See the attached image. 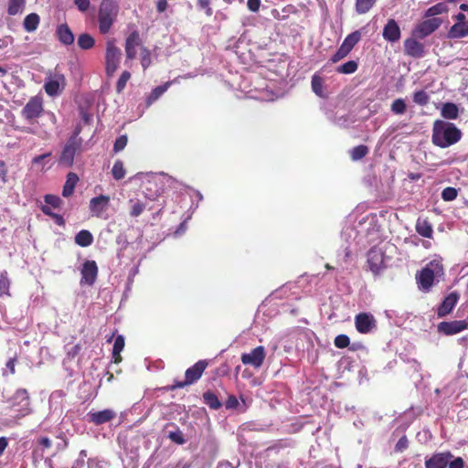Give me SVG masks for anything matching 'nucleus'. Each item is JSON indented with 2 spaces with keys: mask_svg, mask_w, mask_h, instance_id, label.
I'll list each match as a JSON object with an SVG mask.
<instances>
[{
  "mask_svg": "<svg viewBox=\"0 0 468 468\" xmlns=\"http://www.w3.org/2000/svg\"><path fill=\"white\" fill-rule=\"evenodd\" d=\"M462 138V132L452 122L436 120L432 126L431 141L434 145L447 148L458 143Z\"/></svg>",
  "mask_w": 468,
  "mask_h": 468,
  "instance_id": "nucleus-1",
  "label": "nucleus"
},
{
  "mask_svg": "<svg viewBox=\"0 0 468 468\" xmlns=\"http://www.w3.org/2000/svg\"><path fill=\"white\" fill-rule=\"evenodd\" d=\"M444 271L441 259H434L431 261L420 272L417 277L419 287L423 291H429L433 285L434 281L439 280L443 276Z\"/></svg>",
  "mask_w": 468,
  "mask_h": 468,
  "instance_id": "nucleus-2",
  "label": "nucleus"
},
{
  "mask_svg": "<svg viewBox=\"0 0 468 468\" xmlns=\"http://www.w3.org/2000/svg\"><path fill=\"white\" fill-rule=\"evenodd\" d=\"M118 15V6L112 0H102L98 14L99 30L101 34H107L113 25Z\"/></svg>",
  "mask_w": 468,
  "mask_h": 468,
  "instance_id": "nucleus-3",
  "label": "nucleus"
},
{
  "mask_svg": "<svg viewBox=\"0 0 468 468\" xmlns=\"http://www.w3.org/2000/svg\"><path fill=\"white\" fill-rule=\"evenodd\" d=\"M10 411L14 413V417L20 419L31 412L30 398L28 392L25 388H18L9 400Z\"/></svg>",
  "mask_w": 468,
  "mask_h": 468,
  "instance_id": "nucleus-4",
  "label": "nucleus"
},
{
  "mask_svg": "<svg viewBox=\"0 0 468 468\" xmlns=\"http://www.w3.org/2000/svg\"><path fill=\"white\" fill-rule=\"evenodd\" d=\"M121 58L122 50L115 45V40H108L105 50V71L107 76H113L120 65Z\"/></svg>",
  "mask_w": 468,
  "mask_h": 468,
  "instance_id": "nucleus-5",
  "label": "nucleus"
},
{
  "mask_svg": "<svg viewBox=\"0 0 468 468\" xmlns=\"http://www.w3.org/2000/svg\"><path fill=\"white\" fill-rule=\"evenodd\" d=\"M44 112L43 99L40 96L31 97L21 111L22 117L28 122L35 120Z\"/></svg>",
  "mask_w": 468,
  "mask_h": 468,
  "instance_id": "nucleus-6",
  "label": "nucleus"
},
{
  "mask_svg": "<svg viewBox=\"0 0 468 468\" xmlns=\"http://www.w3.org/2000/svg\"><path fill=\"white\" fill-rule=\"evenodd\" d=\"M207 363L206 360H199L194 366L187 368L185 373L184 381H175L172 389L182 388L197 381L205 371Z\"/></svg>",
  "mask_w": 468,
  "mask_h": 468,
  "instance_id": "nucleus-7",
  "label": "nucleus"
},
{
  "mask_svg": "<svg viewBox=\"0 0 468 468\" xmlns=\"http://www.w3.org/2000/svg\"><path fill=\"white\" fill-rule=\"evenodd\" d=\"M141 47L144 46L142 45L140 34L137 30H133L125 40V65L128 67L132 66L133 60L136 58L138 48L141 50Z\"/></svg>",
  "mask_w": 468,
  "mask_h": 468,
  "instance_id": "nucleus-8",
  "label": "nucleus"
},
{
  "mask_svg": "<svg viewBox=\"0 0 468 468\" xmlns=\"http://www.w3.org/2000/svg\"><path fill=\"white\" fill-rule=\"evenodd\" d=\"M80 133V130L77 129L74 133V134L69 139L67 142L61 155H60V163L70 166L73 164L74 156L77 153V151L80 148V139L78 138V135Z\"/></svg>",
  "mask_w": 468,
  "mask_h": 468,
  "instance_id": "nucleus-9",
  "label": "nucleus"
},
{
  "mask_svg": "<svg viewBox=\"0 0 468 468\" xmlns=\"http://www.w3.org/2000/svg\"><path fill=\"white\" fill-rule=\"evenodd\" d=\"M66 86V80L63 74L55 72L47 76L44 89L48 95L54 97L58 95Z\"/></svg>",
  "mask_w": 468,
  "mask_h": 468,
  "instance_id": "nucleus-10",
  "label": "nucleus"
},
{
  "mask_svg": "<svg viewBox=\"0 0 468 468\" xmlns=\"http://www.w3.org/2000/svg\"><path fill=\"white\" fill-rule=\"evenodd\" d=\"M388 258L385 256L384 251L379 247H373L367 252V263L370 271L377 274L384 268H386Z\"/></svg>",
  "mask_w": 468,
  "mask_h": 468,
  "instance_id": "nucleus-11",
  "label": "nucleus"
},
{
  "mask_svg": "<svg viewBox=\"0 0 468 468\" xmlns=\"http://www.w3.org/2000/svg\"><path fill=\"white\" fill-rule=\"evenodd\" d=\"M265 357L266 351L264 346H259L249 353H243L240 360L244 365H250L254 368H260L262 366Z\"/></svg>",
  "mask_w": 468,
  "mask_h": 468,
  "instance_id": "nucleus-12",
  "label": "nucleus"
},
{
  "mask_svg": "<svg viewBox=\"0 0 468 468\" xmlns=\"http://www.w3.org/2000/svg\"><path fill=\"white\" fill-rule=\"evenodd\" d=\"M110 197L100 195L90 200V211L92 216L100 218H106V212L110 206Z\"/></svg>",
  "mask_w": 468,
  "mask_h": 468,
  "instance_id": "nucleus-13",
  "label": "nucleus"
},
{
  "mask_svg": "<svg viewBox=\"0 0 468 468\" xmlns=\"http://www.w3.org/2000/svg\"><path fill=\"white\" fill-rule=\"evenodd\" d=\"M442 21L439 17L428 18L420 23L413 30V35L419 38H424L433 33L441 25Z\"/></svg>",
  "mask_w": 468,
  "mask_h": 468,
  "instance_id": "nucleus-14",
  "label": "nucleus"
},
{
  "mask_svg": "<svg viewBox=\"0 0 468 468\" xmlns=\"http://www.w3.org/2000/svg\"><path fill=\"white\" fill-rule=\"evenodd\" d=\"M81 284L92 285L98 275V266L94 261H86L80 270Z\"/></svg>",
  "mask_w": 468,
  "mask_h": 468,
  "instance_id": "nucleus-15",
  "label": "nucleus"
},
{
  "mask_svg": "<svg viewBox=\"0 0 468 468\" xmlns=\"http://www.w3.org/2000/svg\"><path fill=\"white\" fill-rule=\"evenodd\" d=\"M356 327L359 333L367 334L376 326V320L372 314L366 313L359 314L356 316Z\"/></svg>",
  "mask_w": 468,
  "mask_h": 468,
  "instance_id": "nucleus-16",
  "label": "nucleus"
},
{
  "mask_svg": "<svg viewBox=\"0 0 468 468\" xmlns=\"http://www.w3.org/2000/svg\"><path fill=\"white\" fill-rule=\"evenodd\" d=\"M87 417L90 422L95 425H101L114 419L116 413L112 410L106 409L100 411H90Z\"/></svg>",
  "mask_w": 468,
  "mask_h": 468,
  "instance_id": "nucleus-17",
  "label": "nucleus"
},
{
  "mask_svg": "<svg viewBox=\"0 0 468 468\" xmlns=\"http://www.w3.org/2000/svg\"><path fill=\"white\" fill-rule=\"evenodd\" d=\"M452 458V454L450 452L435 453L430 459L425 461V467L445 468Z\"/></svg>",
  "mask_w": 468,
  "mask_h": 468,
  "instance_id": "nucleus-18",
  "label": "nucleus"
},
{
  "mask_svg": "<svg viewBox=\"0 0 468 468\" xmlns=\"http://www.w3.org/2000/svg\"><path fill=\"white\" fill-rule=\"evenodd\" d=\"M383 37L388 42H397L399 40L401 32L399 26L394 19H388L383 28Z\"/></svg>",
  "mask_w": 468,
  "mask_h": 468,
  "instance_id": "nucleus-19",
  "label": "nucleus"
},
{
  "mask_svg": "<svg viewBox=\"0 0 468 468\" xmlns=\"http://www.w3.org/2000/svg\"><path fill=\"white\" fill-rule=\"evenodd\" d=\"M468 324L463 320L452 321V322H441L438 325L440 332L445 335H454L460 333L467 328Z\"/></svg>",
  "mask_w": 468,
  "mask_h": 468,
  "instance_id": "nucleus-20",
  "label": "nucleus"
},
{
  "mask_svg": "<svg viewBox=\"0 0 468 468\" xmlns=\"http://www.w3.org/2000/svg\"><path fill=\"white\" fill-rule=\"evenodd\" d=\"M405 53L413 58H421L423 56V45L414 38H408L404 42Z\"/></svg>",
  "mask_w": 468,
  "mask_h": 468,
  "instance_id": "nucleus-21",
  "label": "nucleus"
},
{
  "mask_svg": "<svg viewBox=\"0 0 468 468\" xmlns=\"http://www.w3.org/2000/svg\"><path fill=\"white\" fill-rule=\"evenodd\" d=\"M56 35L58 39L66 46L74 42V35L67 24H60L57 27Z\"/></svg>",
  "mask_w": 468,
  "mask_h": 468,
  "instance_id": "nucleus-22",
  "label": "nucleus"
},
{
  "mask_svg": "<svg viewBox=\"0 0 468 468\" xmlns=\"http://www.w3.org/2000/svg\"><path fill=\"white\" fill-rule=\"evenodd\" d=\"M458 294L455 292L450 293L441 303L438 308V315L440 317L448 314L455 306L458 302Z\"/></svg>",
  "mask_w": 468,
  "mask_h": 468,
  "instance_id": "nucleus-23",
  "label": "nucleus"
},
{
  "mask_svg": "<svg viewBox=\"0 0 468 468\" xmlns=\"http://www.w3.org/2000/svg\"><path fill=\"white\" fill-rule=\"evenodd\" d=\"M468 36V22L455 23L448 32L450 38H462Z\"/></svg>",
  "mask_w": 468,
  "mask_h": 468,
  "instance_id": "nucleus-24",
  "label": "nucleus"
},
{
  "mask_svg": "<svg viewBox=\"0 0 468 468\" xmlns=\"http://www.w3.org/2000/svg\"><path fill=\"white\" fill-rule=\"evenodd\" d=\"M79 182V176L75 173H69L67 180L64 184L62 196L65 197H70L75 189L77 183Z\"/></svg>",
  "mask_w": 468,
  "mask_h": 468,
  "instance_id": "nucleus-25",
  "label": "nucleus"
},
{
  "mask_svg": "<svg viewBox=\"0 0 468 468\" xmlns=\"http://www.w3.org/2000/svg\"><path fill=\"white\" fill-rule=\"evenodd\" d=\"M40 23V17L37 13H30L27 15L23 22L24 29L28 32H34L38 27Z\"/></svg>",
  "mask_w": 468,
  "mask_h": 468,
  "instance_id": "nucleus-26",
  "label": "nucleus"
},
{
  "mask_svg": "<svg viewBox=\"0 0 468 468\" xmlns=\"http://www.w3.org/2000/svg\"><path fill=\"white\" fill-rule=\"evenodd\" d=\"M441 114L444 119L455 120L459 116V110L456 104L446 102L441 106Z\"/></svg>",
  "mask_w": 468,
  "mask_h": 468,
  "instance_id": "nucleus-27",
  "label": "nucleus"
},
{
  "mask_svg": "<svg viewBox=\"0 0 468 468\" xmlns=\"http://www.w3.org/2000/svg\"><path fill=\"white\" fill-rule=\"evenodd\" d=\"M416 231L420 236L431 239L432 237L433 229L427 219L419 218L416 223Z\"/></svg>",
  "mask_w": 468,
  "mask_h": 468,
  "instance_id": "nucleus-28",
  "label": "nucleus"
},
{
  "mask_svg": "<svg viewBox=\"0 0 468 468\" xmlns=\"http://www.w3.org/2000/svg\"><path fill=\"white\" fill-rule=\"evenodd\" d=\"M75 242L80 247H88L93 242L92 234L86 229H82L75 236Z\"/></svg>",
  "mask_w": 468,
  "mask_h": 468,
  "instance_id": "nucleus-29",
  "label": "nucleus"
},
{
  "mask_svg": "<svg viewBox=\"0 0 468 468\" xmlns=\"http://www.w3.org/2000/svg\"><path fill=\"white\" fill-rule=\"evenodd\" d=\"M26 6V0H8L7 13L10 16H16L23 13Z\"/></svg>",
  "mask_w": 468,
  "mask_h": 468,
  "instance_id": "nucleus-30",
  "label": "nucleus"
},
{
  "mask_svg": "<svg viewBox=\"0 0 468 468\" xmlns=\"http://www.w3.org/2000/svg\"><path fill=\"white\" fill-rule=\"evenodd\" d=\"M169 86L170 82H166L164 85L154 88L146 99L147 105L149 106L158 100L167 90Z\"/></svg>",
  "mask_w": 468,
  "mask_h": 468,
  "instance_id": "nucleus-31",
  "label": "nucleus"
},
{
  "mask_svg": "<svg viewBox=\"0 0 468 468\" xmlns=\"http://www.w3.org/2000/svg\"><path fill=\"white\" fill-rule=\"evenodd\" d=\"M360 38L361 33L360 31L356 30L347 35L342 44L345 48L351 51L356 44L360 40Z\"/></svg>",
  "mask_w": 468,
  "mask_h": 468,
  "instance_id": "nucleus-32",
  "label": "nucleus"
},
{
  "mask_svg": "<svg viewBox=\"0 0 468 468\" xmlns=\"http://www.w3.org/2000/svg\"><path fill=\"white\" fill-rule=\"evenodd\" d=\"M95 44L94 38L88 33L80 34L78 37V46L81 49H90Z\"/></svg>",
  "mask_w": 468,
  "mask_h": 468,
  "instance_id": "nucleus-33",
  "label": "nucleus"
},
{
  "mask_svg": "<svg viewBox=\"0 0 468 468\" xmlns=\"http://www.w3.org/2000/svg\"><path fill=\"white\" fill-rule=\"evenodd\" d=\"M203 399L204 402L212 410H218L221 406L220 401L213 392H205L203 394Z\"/></svg>",
  "mask_w": 468,
  "mask_h": 468,
  "instance_id": "nucleus-34",
  "label": "nucleus"
},
{
  "mask_svg": "<svg viewBox=\"0 0 468 468\" xmlns=\"http://www.w3.org/2000/svg\"><path fill=\"white\" fill-rule=\"evenodd\" d=\"M124 347V337L122 335H118L113 344L112 348V356L114 357L115 362H119L121 360L120 353L122 351Z\"/></svg>",
  "mask_w": 468,
  "mask_h": 468,
  "instance_id": "nucleus-35",
  "label": "nucleus"
},
{
  "mask_svg": "<svg viewBox=\"0 0 468 468\" xmlns=\"http://www.w3.org/2000/svg\"><path fill=\"white\" fill-rule=\"evenodd\" d=\"M140 61L144 71L152 64L151 51L146 47H141Z\"/></svg>",
  "mask_w": 468,
  "mask_h": 468,
  "instance_id": "nucleus-36",
  "label": "nucleus"
},
{
  "mask_svg": "<svg viewBox=\"0 0 468 468\" xmlns=\"http://www.w3.org/2000/svg\"><path fill=\"white\" fill-rule=\"evenodd\" d=\"M112 174L115 180H121L125 176L126 171L124 169L122 161H121V160L115 161V163L112 166Z\"/></svg>",
  "mask_w": 468,
  "mask_h": 468,
  "instance_id": "nucleus-37",
  "label": "nucleus"
},
{
  "mask_svg": "<svg viewBox=\"0 0 468 468\" xmlns=\"http://www.w3.org/2000/svg\"><path fill=\"white\" fill-rule=\"evenodd\" d=\"M448 8L444 3H439L431 6L425 13L426 17L432 18L434 16L447 12Z\"/></svg>",
  "mask_w": 468,
  "mask_h": 468,
  "instance_id": "nucleus-38",
  "label": "nucleus"
},
{
  "mask_svg": "<svg viewBox=\"0 0 468 468\" xmlns=\"http://www.w3.org/2000/svg\"><path fill=\"white\" fill-rule=\"evenodd\" d=\"M377 0H356V10L358 14H366L375 5Z\"/></svg>",
  "mask_w": 468,
  "mask_h": 468,
  "instance_id": "nucleus-39",
  "label": "nucleus"
},
{
  "mask_svg": "<svg viewBox=\"0 0 468 468\" xmlns=\"http://www.w3.org/2000/svg\"><path fill=\"white\" fill-rule=\"evenodd\" d=\"M357 68H358V65H357L356 61L349 60V61L344 63L343 65L339 66L336 69V71L338 73H342V74H352L357 69Z\"/></svg>",
  "mask_w": 468,
  "mask_h": 468,
  "instance_id": "nucleus-40",
  "label": "nucleus"
},
{
  "mask_svg": "<svg viewBox=\"0 0 468 468\" xmlns=\"http://www.w3.org/2000/svg\"><path fill=\"white\" fill-rule=\"evenodd\" d=\"M390 110L394 114L401 115L405 113L407 110L406 102L403 99H396L393 101L390 106Z\"/></svg>",
  "mask_w": 468,
  "mask_h": 468,
  "instance_id": "nucleus-41",
  "label": "nucleus"
},
{
  "mask_svg": "<svg viewBox=\"0 0 468 468\" xmlns=\"http://www.w3.org/2000/svg\"><path fill=\"white\" fill-rule=\"evenodd\" d=\"M10 281L5 271L0 272V297L9 294Z\"/></svg>",
  "mask_w": 468,
  "mask_h": 468,
  "instance_id": "nucleus-42",
  "label": "nucleus"
},
{
  "mask_svg": "<svg viewBox=\"0 0 468 468\" xmlns=\"http://www.w3.org/2000/svg\"><path fill=\"white\" fill-rule=\"evenodd\" d=\"M131 211L130 215L133 218L139 217L145 209V205L140 200H130Z\"/></svg>",
  "mask_w": 468,
  "mask_h": 468,
  "instance_id": "nucleus-43",
  "label": "nucleus"
},
{
  "mask_svg": "<svg viewBox=\"0 0 468 468\" xmlns=\"http://www.w3.org/2000/svg\"><path fill=\"white\" fill-rule=\"evenodd\" d=\"M368 153V148L366 145H358L351 150V158L354 161H357L365 157Z\"/></svg>",
  "mask_w": 468,
  "mask_h": 468,
  "instance_id": "nucleus-44",
  "label": "nucleus"
},
{
  "mask_svg": "<svg viewBox=\"0 0 468 468\" xmlns=\"http://www.w3.org/2000/svg\"><path fill=\"white\" fill-rule=\"evenodd\" d=\"M312 90L319 97H324L323 91V80L317 75H314L312 78Z\"/></svg>",
  "mask_w": 468,
  "mask_h": 468,
  "instance_id": "nucleus-45",
  "label": "nucleus"
},
{
  "mask_svg": "<svg viewBox=\"0 0 468 468\" xmlns=\"http://www.w3.org/2000/svg\"><path fill=\"white\" fill-rule=\"evenodd\" d=\"M430 101V96L428 95V93L422 90H418L416 92H414L413 94V101L418 104V105H420V106H424L426 104H428Z\"/></svg>",
  "mask_w": 468,
  "mask_h": 468,
  "instance_id": "nucleus-46",
  "label": "nucleus"
},
{
  "mask_svg": "<svg viewBox=\"0 0 468 468\" xmlns=\"http://www.w3.org/2000/svg\"><path fill=\"white\" fill-rule=\"evenodd\" d=\"M173 442H176L179 445H182L186 442L184 435L182 431L176 428L175 431H171L168 432L167 436Z\"/></svg>",
  "mask_w": 468,
  "mask_h": 468,
  "instance_id": "nucleus-47",
  "label": "nucleus"
},
{
  "mask_svg": "<svg viewBox=\"0 0 468 468\" xmlns=\"http://www.w3.org/2000/svg\"><path fill=\"white\" fill-rule=\"evenodd\" d=\"M130 78H131V73L128 70H124L121 74V76H120L117 83H116V90H117V92L120 93V92H122L124 90V88L126 86V83L130 80Z\"/></svg>",
  "mask_w": 468,
  "mask_h": 468,
  "instance_id": "nucleus-48",
  "label": "nucleus"
},
{
  "mask_svg": "<svg viewBox=\"0 0 468 468\" xmlns=\"http://www.w3.org/2000/svg\"><path fill=\"white\" fill-rule=\"evenodd\" d=\"M350 51L341 44L340 48L337 49V51L332 56L331 61L332 63H336L346 58Z\"/></svg>",
  "mask_w": 468,
  "mask_h": 468,
  "instance_id": "nucleus-49",
  "label": "nucleus"
},
{
  "mask_svg": "<svg viewBox=\"0 0 468 468\" xmlns=\"http://www.w3.org/2000/svg\"><path fill=\"white\" fill-rule=\"evenodd\" d=\"M457 197V190L454 187H446L441 192V198L444 201H452Z\"/></svg>",
  "mask_w": 468,
  "mask_h": 468,
  "instance_id": "nucleus-50",
  "label": "nucleus"
},
{
  "mask_svg": "<svg viewBox=\"0 0 468 468\" xmlns=\"http://www.w3.org/2000/svg\"><path fill=\"white\" fill-rule=\"evenodd\" d=\"M127 142H128V139H127V136L126 135H121L119 136L115 142H114V145H113V151L115 153H118L122 150H123L127 144Z\"/></svg>",
  "mask_w": 468,
  "mask_h": 468,
  "instance_id": "nucleus-51",
  "label": "nucleus"
},
{
  "mask_svg": "<svg viewBox=\"0 0 468 468\" xmlns=\"http://www.w3.org/2000/svg\"><path fill=\"white\" fill-rule=\"evenodd\" d=\"M335 346L338 348H345L346 347L349 343H350V340H349V337L346 335H338L335 338Z\"/></svg>",
  "mask_w": 468,
  "mask_h": 468,
  "instance_id": "nucleus-52",
  "label": "nucleus"
},
{
  "mask_svg": "<svg viewBox=\"0 0 468 468\" xmlns=\"http://www.w3.org/2000/svg\"><path fill=\"white\" fill-rule=\"evenodd\" d=\"M45 202H46V205L51 206L52 207L57 208L60 206L62 201L58 196L46 195Z\"/></svg>",
  "mask_w": 468,
  "mask_h": 468,
  "instance_id": "nucleus-53",
  "label": "nucleus"
},
{
  "mask_svg": "<svg viewBox=\"0 0 468 468\" xmlns=\"http://www.w3.org/2000/svg\"><path fill=\"white\" fill-rule=\"evenodd\" d=\"M409 446V441L406 436H402L395 445V451L398 452H402Z\"/></svg>",
  "mask_w": 468,
  "mask_h": 468,
  "instance_id": "nucleus-54",
  "label": "nucleus"
},
{
  "mask_svg": "<svg viewBox=\"0 0 468 468\" xmlns=\"http://www.w3.org/2000/svg\"><path fill=\"white\" fill-rule=\"evenodd\" d=\"M197 5L205 10L207 16H210L212 15V8L210 7V0H197Z\"/></svg>",
  "mask_w": 468,
  "mask_h": 468,
  "instance_id": "nucleus-55",
  "label": "nucleus"
},
{
  "mask_svg": "<svg viewBox=\"0 0 468 468\" xmlns=\"http://www.w3.org/2000/svg\"><path fill=\"white\" fill-rule=\"evenodd\" d=\"M7 167L4 161L0 160V180L3 184L7 183Z\"/></svg>",
  "mask_w": 468,
  "mask_h": 468,
  "instance_id": "nucleus-56",
  "label": "nucleus"
},
{
  "mask_svg": "<svg viewBox=\"0 0 468 468\" xmlns=\"http://www.w3.org/2000/svg\"><path fill=\"white\" fill-rule=\"evenodd\" d=\"M74 4L80 12H86L90 8V0H74Z\"/></svg>",
  "mask_w": 468,
  "mask_h": 468,
  "instance_id": "nucleus-57",
  "label": "nucleus"
},
{
  "mask_svg": "<svg viewBox=\"0 0 468 468\" xmlns=\"http://www.w3.org/2000/svg\"><path fill=\"white\" fill-rule=\"evenodd\" d=\"M50 154V153H47L34 157L32 160L33 165H41V169H44V161L46 158L49 157Z\"/></svg>",
  "mask_w": 468,
  "mask_h": 468,
  "instance_id": "nucleus-58",
  "label": "nucleus"
},
{
  "mask_svg": "<svg viewBox=\"0 0 468 468\" xmlns=\"http://www.w3.org/2000/svg\"><path fill=\"white\" fill-rule=\"evenodd\" d=\"M226 408L229 410L236 409L239 405L238 399L235 396H229L226 401Z\"/></svg>",
  "mask_w": 468,
  "mask_h": 468,
  "instance_id": "nucleus-59",
  "label": "nucleus"
},
{
  "mask_svg": "<svg viewBox=\"0 0 468 468\" xmlns=\"http://www.w3.org/2000/svg\"><path fill=\"white\" fill-rule=\"evenodd\" d=\"M449 468H463L464 463L461 457H457L452 461H449Z\"/></svg>",
  "mask_w": 468,
  "mask_h": 468,
  "instance_id": "nucleus-60",
  "label": "nucleus"
},
{
  "mask_svg": "<svg viewBox=\"0 0 468 468\" xmlns=\"http://www.w3.org/2000/svg\"><path fill=\"white\" fill-rule=\"evenodd\" d=\"M247 6L251 12H257L261 6V0H248Z\"/></svg>",
  "mask_w": 468,
  "mask_h": 468,
  "instance_id": "nucleus-61",
  "label": "nucleus"
},
{
  "mask_svg": "<svg viewBox=\"0 0 468 468\" xmlns=\"http://www.w3.org/2000/svg\"><path fill=\"white\" fill-rule=\"evenodd\" d=\"M16 357H12L5 364L6 369L9 370L12 375L16 372Z\"/></svg>",
  "mask_w": 468,
  "mask_h": 468,
  "instance_id": "nucleus-62",
  "label": "nucleus"
},
{
  "mask_svg": "<svg viewBox=\"0 0 468 468\" xmlns=\"http://www.w3.org/2000/svg\"><path fill=\"white\" fill-rule=\"evenodd\" d=\"M63 396H64L63 391L56 390V391L51 393V395L49 397V401L50 402L56 401V400L59 399H62Z\"/></svg>",
  "mask_w": 468,
  "mask_h": 468,
  "instance_id": "nucleus-63",
  "label": "nucleus"
},
{
  "mask_svg": "<svg viewBox=\"0 0 468 468\" xmlns=\"http://www.w3.org/2000/svg\"><path fill=\"white\" fill-rule=\"evenodd\" d=\"M39 444L45 448H49L51 446V441L47 437H42L39 439Z\"/></svg>",
  "mask_w": 468,
  "mask_h": 468,
  "instance_id": "nucleus-64",
  "label": "nucleus"
}]
</instances>
